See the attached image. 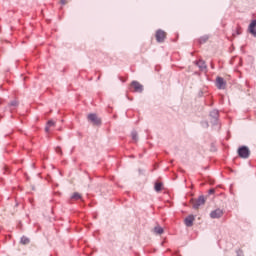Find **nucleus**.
<instances>
[{
  "label": "nucleus",
  "mask_w": 256,
  "mask_h": 256,
  "mask_svg": "<svg viewBox=\"0 0 256 256\" xmlns=\"http://www.w3.org/2000/svg\"><path fill=\"white\" fill-rule=\"evenodd\" d=\"M238 155L241 159H249V155H251V151L247 146H242L238 149Z\"/></svg>",
  "instance_id": "obj_1"
},
{
  "label": "nucleus",
  "mask_w": 256,
  "mask_h": 256,
  "mask_svg": "<svg viewBox=\"0 0 256 256\" xmlns=\"http://www.w3.org/2000/svg\"><path fill=\"white\" fill-rule=\"evenodd\" d=\"M193 209H198L199 207H201V205H205V196H199L198 199H192L190 201Z\"/></svg>",
  "instance_id": "obj_2"
},
{
  "label": "nucleus",
  "mask_w": 256,
  "mask_h": 256,
  "mask_svg": "<svg viewBox=\"0 0 256 256\" xmlns=\"http://www.w3.org/2000/svg\"><path fill=\"white\" fill-rule=\"evenodd\" d=\"M210 123H212V125L219 123V110H212L210 112Z\"/></svg>",
  "instance_id": "obj_3"
},
{
  "label": "nucleus",
  "mask_w": 256,
  "mask_h": 256,
  "mask_svg": "<svg viewBox=\"0 0 256 256\" xmlns=\"http://www.w3.org/2000/svg\"><path fill=\"white\" fill-rule=\"evenodd\" d=\"M216 87L217 89H226L227 88V81L223 77L216 78Z\"/></svg>",
  "instance_id": "obj_4"
},
{
  "label": "nucleus",
  "mask_w": 256,
  "mask_h": 256,
  "mask_svg": "<svg viewBox=\"0 0 256 256\" xmlns=\"http://www.w3.org/2000/svg\"><path fill=\"white\" fill-rule=\"evenodd\" d=\"M166 37H167V33H165V31L163 30L156 31V41L158 43H163Z\"/></svg>",
  "instance_id": "obj_5"
},
{
  "label": "nucleus",
  "mask_w": 256,
  "mask_h": 256,
  "mask_svg": "<svg viewBox=\"0 0 256 256\" xmlns=\"http://www.w3.org/2000/svg\"><path fill=\"white\" fill-rule=\"evenodd\" d=\"M210 217H211V219H221V217H223V210H221V209L213 210L210 213Z\"/></svg>",
  "instance_id": "obj_6"
},
{
  "label": "nucleus",
  "mask_w": 256,
  "mask_h": 256,
  "mask_svg": "<svg viewBox=\"0 0 256 256\" xmlns=\"http://www.w3.org/2000/svg\"><path fill=\"white\" fill-rule=\"evenodd\" d=\"M88 120L91 121L94 125H101V119L97 116V114H89Z\"/></svg>",
  "instance_id": "obj_7"
},
{
  "label": "nucleus",
  "mask_w": 256,
  "mask_h": 256,
  "mask_svg": "<svg viewBox=\"0 0 256 256\" xmlns=\"http://www.w3.org/2000/svg\"><path fill=\"white\" fill-rule=\"evenodd\" d=\"M131 85L136 93H143V85H141V83L138 81H132Z\"/></svg>",
  "instance_id": "obj_8"
},
{
  "label": "nucleus",
  "mask_w": 256,
  "mask_h": 256,
  "mask_svg": "<svg viewBox=\"0 0 256 256\" xmlns=\"http://www.w3.org/2000/svg\"><path fill=\"white\" fill-rule=\"evenodd\" d=\"M193 221H195V216L189 215L186 217L184 220L186 227H193Z\"/></svg>",
  "instance_id": "obj_9"
},
{
  "label": "nucleus",
  "mask_w": 256,
  "mask_h": 256,
  "mask_svg": "<svg viewBox=\"0 0 256 256\" xmlns=\"http://www.w3.org/2000/svg\"><path fill=\"white\" fill-rule=\"evenodd\" d=\"M249 31L254 37H256V20H253L249 25Z\"/></svg>",
  "instance_id": "obj_10"
},
{
  "label": "nucleus",
  "mask_w": 256,
  "mask_h": 256,
  "mask_svg": "<svg viewBox=\"0 0 256 256\" xmlns=\"http://www.w3.org/2000/svg\"><path fill=\"white\" fill-rule=\"evenodd\" d=\"M197 67H199L200 71H205L207 69V64H205V61L199 60L196 62Z\"/></svg>",
  "instance_id": "obj_11"
},
{
  "label": "nucleus",
  "mask_w": 256,
  "mask_h": 256,
  "mask_svg": "<svg viewBox=\"0 0 256 256\" xmlns=\"http://www.w3.org/2000/svg\"><path fill=\"white\" fill-rule=\"evenodd\" d=\"M154 233L156 235H163V233H165V230L161 226H155L154 227Z\"/></svg>",
  "instance_id": "obj_12"
},
{
  "label": "nucleus",
  "mask_w": 256,
  "mask_h": 256,
  "mask_svg": "<svg viewBox=\"0 0 256 256\" xmlns=\"http://www.w3.org/2000/svg\"><path fill=\"white\" fill-rule=\"evenodd\" d=\"M50 127H55V121L49 120V121L47 122V125H46V127H45L46 133H49V128H50Z\"/></svg>",
  "instance_id": "obj_13"
},
{
  "label": "nucleus",
  "mask_w": 256,
  "mask_h": 256,
  "mask_svg": "<svg viewBox=\"0 0 256 256\" xmlns=\"http://www.w3.org/2000/svg\"><path fill=\"white\" fill-rule=\"evenodd\" d=\"M154 189L157 193H159V191H161L163 189V183L161 182H156L155 183V186H154Z\"/></svg>",
  "instance_id": "obj_14"
},
{
  "label": "nucleus",
  "mask_w": 256,
  "mask_h": 256,
  "mask_svg": "<svg viewBox=\"0 0 256 256\" xmlns=\"http://www.w3.org/2000/svg\"><path fill=\"white\" fill-rule=\"evenodd\" d=\"M209 41V36H202L199 39V43L202 45L203 43H207Z\"/></svg>",
  "instance_id": "obj_15"
},
{
  "label": "nucleus",
  "mask_w": 256,
  "mask_h": 256,
  "mask_svg": "<svg viewBox=\"0 0 256 256\" xmlns=\"http://www.w3.org/2000/svg\"><path fill=\"white\" fill-rule=\"evenodd\" d=\"M21 243H22V245H29L30 240H29V238L23 236V237L21 238Z\"/></svg>",
  "instance_id": "obj_16"
},
{
  "label": "nucleus",
  "mask_w": 256,
  "mask_h": 256,
  "mask_svg": "<svg viewBox=\"0 0 256 256\" xmlns=\"http://www.w3.org/2000/svg\"><path fill=\"white\" fill-rule=\"evenodd\" d=\"M72 199H75L76 201H79V199H81V194H79L78 192H75L72 195Z\"/></svg>",
  "instance_id": "obj_17"
},
{
  "label": "nucleus",
  "mask_w": 256,
  "mask_h": 256,
  "mask_svg": "<svg viewBox=\"0 0 256 256\" xmlns=\"http://www.w3.org/2000/svg\"><path fill=\"white\" fill-rule=\"evenodd\" d=\"M131 137H132L133 141H137V132L133 131L131 133Z\"/></svg>",
  "instance_id": "obj_18"
},
{
  "label": "nucleus",
  "mask_w": 256,
  "mask_h": 256,
  "mask_svg": "<svg viewBox=\"0 0 256 256\" xmlns=\"http://www.w3.org/2000/svg\"><path fill=\"white\" fill-rule=\"evenodd\" d=\"M17 105H19L17 100H14V101L10 102V107H17Z\"/></svg>",
  "instance_id": "obj_19"
},
{
  "label": "nucleus",
  "mask_w": 256,
  "mask_h": 256,
  "mask_svg": "<svg viewBox=\"0 0 256 256\" xmlns=\"http://www.w3.org/2000/svg\"><path fill=\"white\" fill-rule=\"evenodd\" d=\"M202 127L207 129V127H209V122H207V121L202 122Z\"/></svg>",
  "instance_id": "obj_20"
},
{
  "label": "nucleus",
  "mask_w": 256,
  "mask_h": 256,
  "mask_svg": "<svg viewBox=\"0 0 256 256\" xmlns=\"http://www.w3.org/2000/svg\"><path fill=\"white\" fill-rule=\"evenodd\" d=\"M56 153H59L60 155L63 154V151H61V147H56Z\"/></svg>",
  "instance_id": "obj_21"
},
{
  "label": "nucleus",
  "mask_w": 256,
  "mask_h": 256,
  "mask_svg": "<svg viewBox=\"0 0 256 256\" xmlns=\"http://www.w3.org/2000/svg\"><path fill=\"white\" fill-rule=\"evenodd\" d=\"M61 5H67V0H60Z\"/></svg>",
  "instance_id": "obj_22"
},
{
  "label": "nucleus",
  "mask_w": 256,
  "mask_h": 256,
  "mask_svg": "<svg viewBox=\"0 0 256 256\" xmlns=\"http://www.w3.org/2000/svg\"><path fill=\"white\" fill-rule=\"evenodd\" d=\"M213 193H215V189H210V190H209V194H210V195H213Z\"/></svg>",
  "instance_id": "obj_23"
},
{
  "label": "nucleus",
  "mask_w": 256,
  "mask_h": 256,
  "mask_svg": "<svg viewBox=\"0 0 256 256\" xmlns=\"http://www.w3.org/2000/svg\"><path fill=\"white\" fill-rule=\"evenodd\" d=\"M237 35H241V28L237 29Z\"/></svg>",
  "instance_id": "obj_24"
},
{
  "label": "nucleus",
  "mask_w": 256,
  "mask_h": 256,
  "mask_svg": "<svg viewBox=\"0 0 256 256\" xmlns=\"http://www.w3.org/2000/svg\"><path fill=\"white\" fill-rule=\"evenodd\" d=\"M237 256H243V252H237Z\"/></svg>",
  "instance_id": "obj_25"
},
{
  "label": "nucleus",
  "mask_w": 256,
  "mask_h": 256,
  "mask_svg": "<svg viewBox=\"0 0 256 256\" xmlns=\"http://www.w3.org/2000/svg\"><path fill=\"white\" fill-rule=\"evenodd\" d=\"M7 169H8V168H7V166H6V167H5V171H7Z\"/></svg>",
  "instance_id": "obj_26"
}]
</instances>
